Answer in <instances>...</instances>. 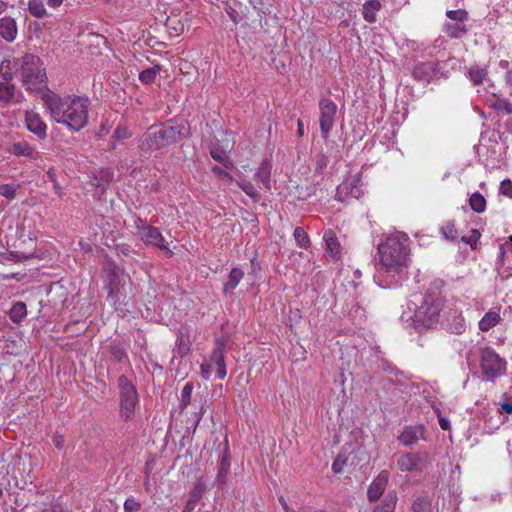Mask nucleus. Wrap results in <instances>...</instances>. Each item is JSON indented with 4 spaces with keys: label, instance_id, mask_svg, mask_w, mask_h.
I'll list each match as a JSON object with an SVG mask.
<instances>
[{
    "label": "nucleus",
    "instance_id": "obj_27",
    "mask_svg": "<svg viewBox=\"0 0 512 512\" xmlns=\"http://www.w3.org/2000/svg\"><path fill=\"white\" fill-rule=\"evenodd\" d=\"M382 5L378 0H369L363 4V18L368 23L376 21V14L381 9Z\"/></svg>",
    "mask_w": 512,
    "mask_h": 512
},
{
    "label": "nucleus",
    "instance_id": "obj_55",
    "mask_svg": "<svg viewBox=\"0 0 512 512\" xmlns=\"http://www.w3.org/2000/svg\"><path fill=\"white\" fill-rule=\"evenodd\" d=\"M479 237H480V234L476 230H473V235L471 238H466L463 236V237H461V241L464 243H467V244H472V240L476 241Z\"/></svg>",
    "mask_w": 512,
    "mask_h": 512
},
{
    "label": "nucleus",
    "instance_id": "obj_32",
    "mask_svg": "<svg viewBox=\"0 0 512 512\" xmlns=\"http://www.w3.org/2000/svg\"><path fill=\"white\" fill-rule=\"evenodd\" d=\"M161 68L159 65L149 67L139 73V79L144 84H151L155 81L156 76L159 74Z\"/></svg>",
    "mask_w": 512,
    "mask_h": 512
},
{
    "label": "nucleus",
    "instance_id": "obj_16",
    "mask_svg": "<svg viewBox=\"0 0 512 512\" xmlns=\"http://www.w3.org/2000/svg\"><path fill=\"white\" fill-rule=\"evenodd\" d=\"M426 458V453H407L399 457V459L397 460V467L402 472L418 471L420 470L419 465L421 461L425 460Z\"/></svg>",
    "mask_w": 512,
    "mask_h": 512
},
{
    "label": "nucleus",
    "instance_id": "obj_18",
    "mask_svg": "<svg viewBox=\"0 0 512 512\" xmlns=\"http://www.w3.org/2000/svg\"><path fill=\"white\" fill-rule=\"evenodd\" d=\"M27 129L38 138L44 139L47 135V126L40 115L34 111H27L25 115Z\"/></svg>",
    "mask_w": 512,
    "mask_h": 512
},
{
    "label": "nucleus",
    "instance_id": "obj_21",
    "mask_svg": "<svg viewBox=\"0 0 512 512\" xmlns=\"http://www.w3.org/2000/svg\"><path fill=\"white\" fill-rule=\"evenodd\" d=\"M323 240L325 242L326 253L332 258L337 259L341 253V246L333 230L324 232Z\"/></svg>",
    "mask_w": 512,
    "mask_h": 512
},
{
    "label": "nucleus",
    "instance_id": "obj_52",
    "mask_svg": "<svg viewBox=\"0 0 512 512\" xmlns=\"http://www.w3.org/2000/svg\"><path fill=\"white\" fill-rule=\"evenodd\" d=\"M52 441H53V444L55 445L56 448H58V449H62L63 448L64 442H65L63 436L58 435V434L54 435Z\"/></svg>",
    "mask_w": 512,
    "mask_h": 512
},
{
    "label": "nucleus",
    "instance_id": "obj_49",
    "mask_svg": "<svg viewBox=\"0 0 512 512\" xmlns=\"http://www.w3.org/2000/svg\"><path fill=\"white\" fill-rule=\"evenodd\" d=\"M508 252H512V236L509 238V241L500 246V254L503 259Z\"/></svg>",
    "mask_w": 512,
    "mask_h": 512
},
{
    "label": "nucleus",
    "instance_id": "obj_10",
    "mask_svg": "<svg viewBox=\"0 0 512 512\" xmlns=\"http://www.w3.org/2000/svg\"><path fill=\"white\" fill-rule=\"evenodd\" d=\"M447 20L444 22L442 30L451 39H460L464 37L468 31L467 21L469 19L468 12L464 9L447 10Z\"/></svg>",
    "mask_w": 512,
    "mask_h": 512
},
{
    "label": "nucleus",
    "instance_id": "obj_22",
    "mask_svg": "<svg viewBox=\"0 0 512 512\" xmlns=\"http://www.w3.org/2000/svg\"><path fill=\"white\" fill-rule=\"evenodd\" d=\"M421 437H423V428L419 427H406L399 436V441L404 446L415 444Z\"/></svg>",
    "mask_w": 512,
    "mask_h": 512
},
{
    "label": "nucleus",
    "instance_id": "obj_37",
    "mask_svg": "<svg viewBox=\"0 0 512 512\" xmlns=\"http://www.w3.org/2000/svg\"><path fill=\"white\" fill-rule=\"evenodd\" d=\"M293 236H294V239L299 247L304 248V249L309 247L310 239L303 228L296 227L294 229Z\"/></svg>",
    "mask_w": 512,
    "mask_h": 512
},
{
    "label": "nucleus",
    "instance_id": "obj_26",
    "mask_svg": "<svg viewBox=\"0 0 512 512\" xmlns=\"http://www.w3.org/2000/svg\"><path fill=\"white\" fill-rule=\"evenodd\" d=\"M229 470L230 460L227 455H224L218 464V471L215 478V482L218 486L222 487L227 483Z\"/></svg>",
    "mask_w": 512,
    "mask_h": 512
},
{
    "label": "nucleus",
    "instance_id": "obj_8",
    "mask_svg": "<svg viewBox=\"0 0 512 512\" xmlns=\"http://www.w3.org/2000/svg\"><path fill=\"white\" fill-rule=\"evenodd\" d=\"M134 226L137 230V236L146 245L156 246L162 250L167 256H172L173 252L165 242L160 230L154 226L147 224L145 220L139 217L134 218Z\"/></svg>",
    "mask_w": 512,
    "mask_h": 512
},
{
    "label": "nucleus",
    "instance_id": "obj_61",
    "mask_svg": "<svg viewBox=\"0 0 512 512\" xmlns=\"http://www.w3.org/2000/svg\"><path fill=\"white\" fill-rule=\"evenodd\" d=\"M297 127L298 136L302 137L304 135V125L301 120H298Z\"/></svg>",
    "mask_w": 512,
    "mask_h": 512
},
{
    "label": "nucleus",
    "instance_id": "obj_59",
    "mask_svg": "<svg viewBox=\"0 0 512 512\" xmlns=\"http://www.w3.org/2000/svg\"><path fill=\"white\" fill-rule=\"evenodd\" d=\"M64 0H47V4L49 7L51 8H58L59 6H61V4L63 3Z\"/></svg>",
    "mask_w": 512,
    "mask_h": 512
},
{
    "label": "nucleus",
    "instance_id": "obj_63",
    "mask_svg": "<svg viewBox=\"0 0 512 512\" xmlns=\"http://www.w3.org/2000/svg\"><path fill=\"white\" fill-rule=\"evenodd\" d=\"M223 166L227 169L233 168V163L226 157L224 161L221 162Z\"/></svg>",
    "mask_w": 512,
    "mask_h": 512
},
{
    "label": "nucleus",
    "instance_id": "obj_38",
    "mask_svg": "<svg viewBox=\"0 0 512 512\" xmlns=\"http://www.w3.org/2000/svg\"><path fill=\"white\" fill-rule=\"evenodd\" d=\"M193 385L191 383H186L181 391V399H180V408L184 410L191 401Z\"/></svg>",
    "mask_w": 512,
    "mask_h": 512
},
{
    "label": "nucleus",
    "instance_id": "obj_40",
    "mask_svg": "<svg viewBox=\"0 0 512 512\" xmlns=\"http://www.w3.org/2000/svg\"><path fill=\"white\" fill-rule=\"evenodd\" d=\"M141 503L134 497H129L124 502V512H139Z\"/></svg>",
    "mask_w": 512,
    "mask_h": 512
},
{
    "label": "nucleus",
    "instance_id": "obj_43",
    "mask_svg": "<svg viewBox=\"0 0 512 512\" xmlns=\"http://www.w3.org/2000/svg\"><path fill=\"white\" fill-rule=\"evenodd\" d=\"M499 192L500 194L512 199V181L510 179H504L500 183Z\"/></svg>",
    "mask_w": 512,
    "mask_h": 512
},
{
    "label": "nucleus",
    "instance_id": "obj_42",
    "mask_svg": "<svg viewBox=\"0 0 512 512\" xmlns=\"http://www.w3.org/2000/svg\"><path fill=\"white\" fill-rule=\"evenodd\" d=\"M212 172L216 174L225 184H230L233 181V176L224 171L219 166H214Z\"/></svg>",
    "mask_w": 512,
    "mask_h": 512
},
{
    "label": "nucleus",
    "instance_id": "obj_33",
    "mask_svg": "<svg viewBox=\"0 0 512 512\" xmlns=\"http://www.w3.org/2000/svg\"><path fill=\"white\" fill-rule=\"evenodd\" d=\"M397 502L395 493H388L383 503L374 509V512H394Z\"/></svg>",
    "mask_w": 512,
    "mask_h": 512
},
{
    "label": "nucleus",
    "instance_id": "obj_47",
    "mask_svg": "<svg viewBox=\"0 0 512 512\" xmlns=\"http://www.w3.org/2000/svg\"><path fill=\"white\" fill-rule=\"evenodd\" d=\"M129 135V131L126 127H117L114 132V137L118 140L126 139Z\"/></svg>",
    "mask_w": 512,
    "mask_h": 512
},
{
    "label": "nucleus",
    "instance_id": "obj_23",
    "mask_svg": "<svg viewBox=\"0 0 512 512\" xmlns=\"http://www.w3.org/2000/svg\"><path fill=\"white\" fill-rule=\"evenodd\" d=\"M271 163L268 160H265L261 163L256 173L254 174V178L257 182L262 183L264 189L269 191L271 189L270 177H271Z\"/></svg>",
    "mask_w": 512,
    "mask_h": 512
},
{
    "label": "nucleus",
    "instance_id": "obj_9",
    "mask_svg": "<svg viewBox=\"0 0 512 512\" xmlns=\"http://www.w3.org/2000/svg\"><path fill=\"white\" fill-rule=\"evenodd\" d=\"M480 367L486 379L493 381L505 373L506 361L493 348L485 347L480 351Z\"/></svg>",
    "mask_w": 512,
    "mask_h": 512
},
{
    "label": "nucleus",
    "instance_id": "obj_56",
    "mask_svg": "<svg viewBox=\"0 0 512 512\" xmlns=\"http://www.w3.org/2000/svg\"><path fill=\"white\" fill-rule=\"evenodd\" d=\"M500 412H505L507 414H512V401L504 402L501 404Z\"/></svg>",
    "mask_w": 512,
    "mask_h": 512
},
{
    "label": "nucleus",
    "instance_id": "obj_54",
    "mask_svg": "<svg viewBox=\"0 0 512 512\" xmlns=\"http://www.w3.org/2000/svg\"><path fill=\"white\" fill-rule=\"evenodd\" d=\"M112 354L114 358L118 361H122V359L126 356L124 350L120 348H114Z\"/></svg>",
    "mask_w": 512,
    "mask_h": 512
},
{
    "label": "nucleus",
    "instance_id": "obj_39",
    "mask_svg": "<svg viewBox=\"0 0 512 512\" xmlns=\"http://www.w3.org/2000/svg\"><path fill=\"white\" fill-rule=\"evenodd\" d=\"M190 351L189 343L184 336H180L177 339L176 352L180 357L187 355Z\"/></svg>",
    "mask_w": 512,
    "mask_h": 512
},
{
    "label": "nucleus",
    "instance_id": "obj_20",
    "mask_svg": "<svg viewBox=\"0 0 512 512\" xmlns=\"http://www.w3.org/2000/svg\"><path fill=\"white\" fill-rule=\"evenodd\" d=\"M447 330L453 334H462L466 330V321L461 312L454 310L446 316Z\"/></svg>",
    "mask_w": 512,
    "mask_h": 512
},
{
    "label": "nucleus",
    "instance_id": "obj_24",
    "mask_svg": "<svg viewBox=\"0 0 512 512\" xmlns=\"http://www.w3.org/2000/svg\"><path fill=\"white\" fill-rule=\"evenodd\" d=\"M211 362L216 368V376L218 379H224L227 375L225 357L223 351L219 348L215 349L211 354Z\"/></svg>",
    "mask_w": 512,
    "mask_h": 512
},
{
    "label": "nucleus",
    "instance_id": "obj_51",
    "mask_svg": "<svg viewBox=\"0 0 512 512\" xmlns=\"http://www.w3.org/2000/svg\"><path fill=\"white\" fill-rule=\"evenodd\" d=\"M345 462L341 460L340 457H338L333 463H332V470L335 473H341L343 471V466Z\"/></svg>",
    "mask_w": 512,
    "mask_h": 512
},
{
    "label": "nucleus",
    "instance_id": "obj_14",
    "mask_svg": "<svg viewBox=\"0 0 512 512\" xmlns=\"http://www.w3.org/2000/svg\"><path fill=\"white\" fill-rule=\"evenodd\" d=\"M6 152L17 157H25L31 160H39L40 153L27 141L12 142L6 147Z\"/></svg>",
    "mask_w": 512,
    "mask_h": 512
},
{
    "label": "nucleus",
    "instance_id": "obj_57",
    "mask_svg": "<svg viewBox=\"0 0 512 512\" xmlns=\"http://www.w3.org/2000/svg\"><path fill=\"white\" fill-rule=\"evenodd\" d=\"M439 425L443 430H449L451 427L449 420L442 416L439 417Z\"/></svg>",
    "mask_w": 512,
    "mask_h": 512
},
{
    "label": "nucleus",
    "instance_id": "obj_12",
    "mask_svg": "<svg viewBox=\"0 0 512 512\" xmlns=\"http://www.w3.org/2000/svg\"><path fill=\"white\" fill-rule=\"evenodd\" d=\"M319 110L320 130L322 137L326 139L334 126L335 117L337 113V105L333 100L329 98H322L319 101Z\"/></svg>",
    "mask_w": 512,
    "mask_h": 512
},
{
    "label": "nucleus",
    "instance_id": "obj_50",
    "mask_svg": "<svg viewBox=\"0 0 512 512\" xmlns=\"http://www.w3.org/2000/svg\"><path fill=\"white\" fill-rule=\"evenodd\" d=\"M211 156L214 160L218 161V162H222L225 160L226 158V155H225V152L222 151V150H218V149H215L213 148L211 150Z\"/></svg>",
    "mask_w": 512,
    "mask_h": 512
},
{
    "label": "nucleus",
    "instance_id": "obj_45",
    "mask_svg": "<svg viewBox=\"0 0 512 512\" xmlns=\"http://www.w3.org/2000/svg\"><path fill=\"white\" fill-rule=\"evenodd\" d=\"M495 107L496 109L503 110L508 114L512 113V103L505 99L498 100Z\"/></svg>",
    "mask_w": 512,
    "mask_h": 512
},
{
    "label": "nucleus",
    "instance_id": "obj_11",
    "mask_svg": "<svg viewBox=\"0 0 512 512\" xmlns=\"http://www.w3.org/2000/svg\"><path fill=\"white\" fill-rule=\"evenodd\" d=\"M9 62L0 65V101L3 103L20 102L21 93L17 94L16 86L12 82Z\"/></svg>",
    "mask_w": 512,
    "mask_h": 512
},
{
    "label": "nucleus",
    "instance_id": "obj_64",
    "mask_svg": "<svg viewBox=\"0 0 512 512\" xmlns=\"http://www.w3.org/2000/svg\"><path fill=\"white\" fill-rule=\"evenodd\" d=\"M6 9H7V3H5L4 1L0 0V14L5 12Z\"/></svg>",
    "mask_w": 512,
    "mask_h": 512
},
{
    "label": "nucleus",
    "instance_id": "obj_36",
    "mask_svg": "<svg viewBox=\"0 0 512 512\" xmlns=\"http://www.w3.org/2000/svg\"><path fill=\"white\" fill-rule=\"evenodd\" d=\"M486 76L487 70L485 68L474 66L469 69V78L475 85L482 83Z\"/></svg>",
    "mask_w": 512,
    "mask_h": 512
},
{
    "label": "nucleus",
    "instance_id": "obj_58",
    "mask_svg": "<svg viewBox=\"0 0 512 512\" xmlns=\"http://www.w3.org/2000/svg\"><path fill=\"white\" fill-rule=\"evenodd\" d=\"M47 177L48 179L54 184L57 181L56 172L54 168H49L47 171Z\"/></svg>",
    "mask_w": 512,
    "mask_h": 512
},
{
    "label": "nucleus",
    "instance_id": "obj_13",
    "mask_svg": "<svg viewBox=\"0 0 512 512\" xmlns=\"http://www.w3.org/2000/svg\"><path fill=\"white\" fill-rule=\"evenodd\" d=\"M362 194L359 174L355 175L351 180L343 182L337 188V198L340 201H345L349 197L358 199Z\"/></svg>",
    "mask_w": 512,
    "mask_h": 512
},
{
    "label": "nucleus",
    "instance_id": "obj_5",
    "mask_svg": "<svg viewBox=\"0 0 512 512\" xmlns=\"http://www.w3.org/2000/svg\"><path fill=\"white\" fill-rule=\"evenodd\" d=\"M20 77L27 90H37L46 82L47 76L41 59L33 54H25L20 59Z\"/></svg>",
    "mask_w": 512,
    "mask_h": 512
},
{
    "label": "nucleus",
    "instance_id": "obj_30",
    "mask_svg": "<svg viewBox=\"0 0 512 512\" xmlns=\"http://www.w3.org/2000/svg\"><path fill=\"white\" fill-rule=\"evenodd\" d=\"M440 232L442 236L448 241L455 242L459 238L454 221H445L440 226Z\"/></svg>",
    "mask_w": 512,
    "mask_h": 512
},
{
    "label": "nucleus",
    "instance_id": "obj_29",
    "mask_svg": "<svg viewBox=\"0 0 512 512\" xmlns=\"http://www.w3.org/2000/svg\"><path fill=\"white\" fill-rule=\"evenodd\" d=\"M244 277V272L240 268H233L228 276L227 282L224 285V293L232 292Z\"/></svg>",
    "mask_w": 512,
    "mask_h": 512
},
{
    "label": "nucleus",
    "instance_id": "obj_15",
    "mask_svg": "<svg viewBox=\"0 0 512 512\" xmlns=\"http://www.w3.org/2000/svg\"><path fill=\"white\" fill-rule=\"evenodd\" d=\"M389 480V472L382 470L368 487L367 496L369 501H377L384 493Z\"/></svg>",
    "mask_w": 512,
    "mask_h": 512
},
{
    "label": "nucleus",
    "instance_id": "obj_19",
    "mask_svg": "<svg viewBox=\"0 0 512 512\" xmlns=\"http://www.w3.org/2000/svg\"><path fill=\"white\" fill-rule=\"evenodd\" d=\"M18 34L16 20L10 16L0 18V36L7 42H13Z\"/></svg>",
    "mask_w": 512,
    "mask_h": 512
},
{
    "label": "nucleus",
    "instance_id": "obj_1",
    "mask_svg": "<svg viewBox=\"0 0 512 512\" xmlns=\"http://www.w3.org/2000/svg\"><path fill=\"white\" fill-rule=\"evenodd\" d=\"M41 99L50 119L64 125L71 131H80L88 124L91 101L88 97L79 95L61 96L44 89Z\"/></svg>",
    "mask_w": 512,
    "mask_h": 512
},
{
    "label": "nucleus",
    "instance_id": "obj_53",
    "mask_svg": "<svg viewBox=\"0 0 512 512\" xmlns=\"http://www.w3.org/2000/svg\"><path fill=\"white\" fill-rule=\"evenodd\" d=\"M328 164V160L326 158V156L324 155H321L320 158L317 160V163H316V168L317 170H322L323 168H325Z\"/></svg>",
    "mask_w": 512,
    "mask_h": 512
},
{
    "label": "nucleus",
    "instance_id": "obj_25",
    "mask_svg": "<svg viewBox=\"0 0 512 512\" xmlns=\"http://www.w3.org/2000/svg\"><path fill=\"white\" fill-rule=\"evenodd\" d=\"M235 181L237 185L242 189V191L254 202H258L260 200V194L258 190L250 181L246 180L241 173L236 174Z\"/></svg>",
    "mask_w": 512,
    "mask_h": 512
},
{
    "label": "nucleus",
    "instance_id": "obj_62",
    "mask_svg": "<svg viewBox=\"0 0 512 512\" xmlns=\"http://www.w3.org/2000/svg\"><path fill=\"white\" fill-rule=\"evenodd\" d=\"M505 80H506V83L512 87V70L507 71Z\"/></svg>",
    "mask_w": 512,
    "mask_h": 512
},
{
    "label": "nucleus",
    "instance_id": "obj_4",
    "mask_svg": "<svg viewBox=\"0 0 512 512\" xmlns=\"http://www.w3.org/2000/svg\"><path fill=\"white\" fill-rule=\"evenodd\" d=\"M409 305H414L413 321L418 327L430 328L437 323L443 306V298L439 293H427L424 297L413 295ZM410 309L411 306H409Z\"/></svg>",
    "mask_w": 512,
    "mask_h": 512
},
{
    "label": "nucleus",
    "instance_id": "obj_44",
    "mask_svg": "<svg viewBox=\"0 0 512 512\" xmlns=\"http://www.w3.org/2000/svg\"><path fill=\"white\" fill-rule=\"evenodd\" d=\"M213 369L212 362L202 363L200 366V375L204 380H208L210 378L211 371Z\"/></svg>",
    "mask_w": 512,
    "mask_h": 512
},
{
    "label": "nucleus",
    "instance_id": "obj_35",
    "mask_svg": "<svg viewBox=\"0 0 512 512\" xmlns=\"http://www.w3.org/2000/svg\"><path fill=\"white\" fill-rule=\"evenodd\" d=\"M28 9L30 13L36 18H43L47 15V10L40 0H29Z\"/></svg>",
    "mask_w": 512,
    "mask_h": 512
},
{
    "label": "nucleus",
    "instance_id": "obj_2",
    "mask_svg": "<svg viewBox=\"0 0 512 512\" xmlns=\"http://www.w3.org/2000/svg\"><path fill=\"white\" fill-rule=\"evenodd\" d=\"M409 254V238L406 234L395 232L387 235L377 247L378 272L392 276L401 273L408 265Z\"/></svg>",
    "mask_w": 512,
    "mask_h": 512
},
{
    "label": "nucleus",
    "instance_id": "obj_46",
    "mask_svg": "<svg viewBox=\"0 0 512 512\" xmlns=\"http://www.w3.org/2000/svg\"><path fill=\"white\" fill-rule=\"evenodd\" d=\"M260 270L261 266L260 263L256 260V258L251 259V271L248 273V276L252 277L253 280H255Z\"/></svg>",
    "mask_w": 512,
    "mask_h": 512
},
{
    "label": "nucleus",
    "instance_id": "obj_31",
    "mask_svg": "<svg viewBox=\"0 0 512 512\" xmlns=\"http://www.w3.org/2000/svg\"><path fill=\"white\" fill-rule=\"evenodd\" d=\"M27 315V308L25 303L17 302L15 303L9 311L10 319L15 322H21L25 316Z\"/></svg>",
    "mask_w": 512,
    "mask_h": 512
},
{
    "label": "nucleus",
    "instance_id": "obj_17",
    "mask_svg": "<svg viewBox=\"0 0 512 512\" xmlns=\"http://www.w3.org/2000/svg\"><path fill=\"white\" fill-rule=\"evenodd\" d=\"M438 66V62H422L414 67L412 74L417 80L430 81L437 76L439 72Z\"/></svg>",
    "mask_w": 512,
    "mask_h": 512
},
{
    "label": "nucleus",
    "instance_id": "obj_41",
    "mask_svg": "<svg viewBox=\"0 0 512 512\" xmlns=\"http://www.w3.org/2000/svg\"><path fill=\"white\" fill-rule=\"evenodd\" d=\"M0 195L7 199H14L16 196V187L12 184L0 185Z\"/></svg>",
    "mask_w": 512,
    "mask_h": 512
},
{
    "label": "nucleus",
    "instance_id": "obj_28",
    "mask_svg": "<svg viewBox=\"0 0 512 512\" xmlns=\"http://www.w3.org/2000/svg\"><path fill=\"white\" fill-rule=\"evenodd\" d=\"M501 320V316L496 311H488L479 321V329L483 332L489 331Z\"/></svg>",
    "mask_w": 512,
    "mask_h": 512
},
{
    "label": "nucleus",
    "instance_id": "obj_34",
    "mask_svg": "<svg viewBox=\"0 0 512 512\" xmlns=\"http://www.w3.org/2000/svg\"><path fill=\"white\" fill-rule=\"evenodd\" d=\"M471 209L476 213H481L486 208V200L484 196L478 192L473 193L469 199Z\"/></svg>",
    "mask_w": 512,
    "mask_h": 512
},
{
    "label": "nucleus",
    "instance_id": "obj_6",
    "mask_svg": "<svg viewBox=\"0 0 512 512\" xmlns=\"http://www.w3.org/2000/svg\"><path fill=\"white\" fill-rule=\"evenodd\" d=\"M130 284V277L120 268H113L107 274L105 288L107 290V301L118 309L127 299V287Z\"/></svg>",
    "mask_w": 512,
    "mask_h": 512
},
{
    "label": "nucleus",
    "instance_id": "obj_48",
    "mask_svg": "<svg viewBox=\"0 0 512 512\" xmlns=\"http://www.w3.org/2000/svg\"><path fill=\"white\" fill-rule=\"evenodd\" d=\"M198 498L196 496L190 497L183 508V512H192L197 504Z\"/></svg>",
    "mask_w": 512,
    "mask_h": 512
},
{
    "label": "nucleus",
    "instance_id": "obj_60",
    "mask_svg": "<svg viewBox=\"0 0 512 512\" xmlns=\"http://www.w3.org/2000/svg\"><path fill=\"white\" fill-rule=\"evenodd\" d=\"M53 189L55 191V193L59 196V197H62L63 195V191H62V188L60 186V184L58 182L54 183L53 184Z\"/></svg>",
    "mask_w": 512,
    "mask_h": 512
},
{
    "label": "nucleus",
    "instance_id": "obj_3",
    "mask_svg": "<svg viewBox=\"0 0 512 512\" xmlns=\"http://www.w3.org/2000/svg\"><path fill=\"white\" fill-rule=\"evenodd\" d=\"M184 120H170L161 126L150 127L140 138L139 147L144 152H153L171 145L187 135Z\"/></svg>",
    "mask_w": 512,
    "mask_h": 512
},
{
    "label": "nucleus",
    "instance_id": "obj_7",
    "mask_svg": "<svg viewBox=\"0 0 512 512\" xmlns=\"http://www.w3.org/2000/svg\"><path fill=\"white\" fill-rule=\"evenodd\" d=\"M118 387L120 391V416L125 421H129L134 417L138 394L134 385L124 375L118 378Z\"/></svg>",
    "mask_w": 512,
    "mask_h": 512
}]
</instances>
